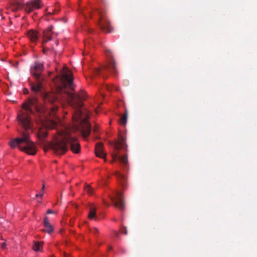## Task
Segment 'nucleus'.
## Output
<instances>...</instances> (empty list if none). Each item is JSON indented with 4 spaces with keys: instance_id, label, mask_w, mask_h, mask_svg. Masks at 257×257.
Masks as SVG:
<instances>
[{
    "instance_id": "30",
    "label": "nucleus",
    "mask_w": 257,
    "mask_h": 257,
    "mask_svg": "<svg viewBox=\"0 0 257 257\" xmlns=\"http://www.w3.org/2000/svg\"><path fill=\"white\" fill-rule=\"evenodd\" d=\"M53 29V26H51L49 28H48V32H47V34H48V32H51Z\"/></svg>"
},
{
    "instance_id": "33",
    "label": "nucleus",
    "mask_w": 257,
    "mask_h": 257,
    "mask_svg": "<svg viewBox=\"0 0 257 257\" xmlns=\"http://www.w3.org/2000/svg\"><path fill=\"white\" fill-rule=\"evenodd\" d=\"M44 188H45V185L43 184L42 190H43L44 189Z\"/></svg>"
},
{
    "instance_id": "7",
    "label": "nucleus",
    "mask_w": 257,
    "mask_h": 257,
    "mask_svg": "<svg viewBox=\"0 0 257 257\" xmlns=\"http://www.w3.org/2000/svg\"><path fill=\"white\" fill-rule=\"evenodd\" d=\"M42 5L41 0H30L25 5L16 2L14 4V7L16 10L24 9L27 13L29 14L36 10L40 9L42 7Z\"/></svg>"
},
{
    "instance_id": "28",
    "label": "nucleus",
    "mask_w": 257,
    "mask_h": 257,
    "mask_svg": "<svg viewBox=\"0 0 257 257\" xmlns=\"http://www.w3.org/2000/svg\"><path fill=\"white\" fill-rule=\"evenodd\" d=\"M119 232L118 231H114V235L116 237H118L119 236Z\"/></svg>"
},
{
    "instance_id": "11",
    "label": "nucleus",
    "mask_w": 257,
    "mask_h": 257,
    "mask_svg": "<svg viewBox=\"0 0 257 257\" xmlns=\"http://www.w3.org/2000/svg\"><path fill=\"white\" fill-rule=\"evenodd\" d=\"M27 35L32 42L36 43L38 39V34L36 31L30 30L28 32Z\"/></svg>"
},
{
    "instance_id": "13",
    "label": "nucleus",
    "mask_w": 257,
    "mask_h": 257,
    "mask_svg": "<svg viewBox=\"0 0 257 257\" xmlns=\"http://www.w3.org/2000/svg\"><path fill=\"white\" fill-rule=\"evenodd\" d=\"M105 69H108L111 73L115 74L116 73V70L115 62L113 60H111L108 65L105 67Z\"/></svg>"
},
{
    "instance_id": "8",
    "label": "nucleus",
    "mask_w": 257,
    "mask_h": 257,
    "mask_svg": "<svg viewBox=\"0 0 257 257\" xmlns=\"http://www.w3.org/2000/svg\"><path fill=\"white\" fill-rule=\"evenodd\" d=\"M110 199L113 203L114 205L122 211L124 209V201L123 194L119 192H116L114 196L110 197Z\"/></svg>"
},
{
    "instance_id": "12",
    "label": "nucleus",
    "mask_w": 257,
    "mask_h": 257,
    "mask_svg": "<svg viewBox=\"0 0 257 257\" xmlns=\"http://www.w3.org/2000/svg\"><path fill=\"white\" fill-rule=\"evenodd\" d=\"M115 175L117 178L119 183L121 184L122 186L124 187L126 183V177L119 172H116Z\"/></svg>"
},
{
    "instance_id": "16",
    "label": "nucleus",
    "mask_w": 257,
    "mask_h": 257,
    "mask_svg": "<svg viewBox=\"0 0 257 257\" xmlns=\"http://www.w3.org/2000/svg\"><path fill=\"white\" fill-rule=\"evenodd\" d=\"M38 135L39 138H43L47 136V133L45 128H40L39 131Z\"/></svg>"
},
{
    "instance_id": "10",
    "label": "nucleus",
    "mask_w": 257,
    "mask_h": 257,
    "mask_svg": "<svg viewBox=\"0 0 257 257\" xmlns=\"http://www.w3.org/2000/svg\"><path fill=\"white\" fill-rule=\"evenodd\" d=\"M95 153L97 157L102 159H106V154L103 151V145L100 142H98L95 145Z\"/></svg>"
},
{
    "instance_id": "1",
    "label": "nucleus",
    "mask_w": 257,
    "mask_h": 257,
    "mask_svg": "<svg viewBox=\"0 0 257 257\" xmlns=\"http://www.w3.org/2000/svg\"><path fill=\"white\" fill-rule=\"evenodd\" d=\"M58 79L59 82L56 83V85L58 93L62 95L64 99L69 102L75 110L73 115L75 129L80 131L82 136L85 139L89 136L91 131L87 115L84 114L81 110L83 105V101L87 97L86 92L81 90L79 93H74L66 90L67 87H69L73 90L75 87L72 72L67 69H64L62 76H59Z\"/></svg>"
},
{
    "instance_id": "14",
    "label": "nucleus",
    "mask_w": 257,
    "mask_h": 257,
    "mask_svg": "<svg viewBox=\"0 0 257 257\" xmlns=\"http://www.w3.org/2000/svg\"><path fill=\"white\" fill-rule=\"evenodd\" d=\"M96 209L95 207H94L93 206H91L89 208V213L88 214V218L90 219H96Z\"/></svg>"
},
{
    "instance_id": "27",
    "label": "nucleus",
    "mask_w": 257,
    "mask_h": 257,
    "mask_svg": "<svg viewBox=\"0 0 257 257\" xmlns=\"http://www.w3.org/2000/svg\"><path fill=\"white\" fill-rule=\"evenodd\" d=\"M47 214L54 213V212L51 209H48L47 211Z\"/></svg>"
},
{
    "instance_id": "37",
    "label": "nucleus",
    "mask_w": 257,
    "mask_h": 257,
    "mask_svg": "<svg viewBox=\"0 0 257 257\" xmlns=\"http://www.w3.org/2000/svg\"><path fill=\"white\" fill-rule=\"evenodd\" d=\"M84 44H85V46H86V44H87V43H86V42H84Z\"/></svg>"
},
{
    "instance_id": "5",
    "label": "nucleus",
    "mask_w": 257,
    "mask_h": 257,
    "mask_svg": "<svg viewBox=\"0 0 257 257\" xmlns=\"http://www.w3.org/2000/svg\"><path fill=\"white\" fill-rule=\"evenodd\" d=\"M111 145L114 149L112 156L113 161L118 160L120 163L124 167V169H127L128 161L126 155L120 156L119 151L123 150L127 151V145L125 143V138L121 135H119L118 140L111 143Z\"/></svg>"
},
{
    "instance_id": "19",
    "label": "nucleus",
    "mask_w": 257,
    "mask_h": 257,
    "mask_svg": "<svg viewBox=\"0 0 257 257\" xmlns=\"http://www.w3.org/2000/svg\"><path fill=\"white\" fill-rule=\"evenodd\" d=\"M84 190L89 195H92L93 192V189L89 185L86 186L84 188Z\"/></svg>"
},
{
    "instance_id": "21",
    "label": "nucleus",
    "mask_w": 257,
    "mask_h": 257,
    "mask_svg": "<svg viewBox=\"0 0 257 257\" xmlns=\"http://www.w3.org/2000/svg\"><path fill=\"white\" fill-rule=\"evenodd\" d=\"M51 40V36L49 35V34L45 33L44 39H43V43H47L49 40Z\"/></svg>"
},
{
    "instance_id": "9",
    "label": "nucleus",
    "mask_w": 257,
    "mask_h": 257,
    "mask_svg": "<svg viewBox=\"0 0 257 257\" xmlns=\"http://www.w3.org/2000/svg\"><path fill=\"white\" fill-rule=\"evenodd\" d=\"M99 26L100 29L106 33L110 32V25L109 22L100 13V18L99 21Z\"/></svg>"
},
{
    "instance_id": "23",
    "label": "nucleus",
    "mask_w": 257,
    "mask_h": 257,
    "mask_svg": "<svg viewBox=\"0 0 257 257\" xmlns=\"http://www.w3.org/2000/svg\"><path fill=\"white\" fill-rule=\"evenodd\" d=\"M50 224L49 223V218L48 217L46 216L45 218H44V225H46L47 224Z\"/></svg>"
},
{
    "instance_id": "15",
    "label": "nucleus",
    "mask_w": 257,
    "mask_h": 257,
    "mask_svg": "<svg viewBox=\"0 0 257 257\" xmlns=\"http://www.w3.org/2000/svg\"><path fill=\"white\" fill-rule=\"evenodd\" d=\"M127 110L125 109V113L120 116L119 123L122 125H125L126 123L127 119Z\"/></svg>"
},
{
    "instance_id": "35",
    "label": "nucleus",
    "mask_w": 257,
    "mask_h": 257,
    "mask_svg": "<svg viewBox=\"0 0 257 257\" xmlns=\"http://www.w3.org/2000/svg\"><path fill=\"white\" fill-rule=\"evenodd\" d=\"M107 89H108V90H109V91L111 90V89H110V88H109V87H107Z\"/></svg>"
},
{
    "instance_id": "32",
    "label": "nucleus",
    "mask_w": 257,
    "mask_h": 257,
    "mask_svg": "<svg viewBox=\"0 0 257 257\" xmlns=\"http://www.w3.org/2000/svg\"><path fill=\"white\" fill-rule=\"evenodd\" d=\"M24 93L25 94H27V93H28V89H25L24 90Z\"/></svg>"
},
{
    "instance_id": "18",
    "label": "nucleus",
    "mask_w": 257,
    "mask_h": 257,
    "mask_svg": "<svg viewBox=\"0 0 257 257\" xmlns=\"http://www.w3.org/2000/svg\"><path fill=\"white\" fill-rule=\"evenodd\" d=\"M44 227L46 231L49 234L51 233L54 230L53 227L51 224L45 225Z\"/></svg>"
},
{
    "instance_id": "29",
    "label": "nucleus",
    "mask_w": 257,
    "mask_h": 257,
    "mask_svg": "<svg viewBox=\"0 0 257 257\" xmlns=\"http://www.w3.org/2000/svg\"><path fill=\"white\" fill-rule=\"evenodd\" d=\"M43 196V193H40L39 194H37L36 195V197H42Z\"/></svg>"
},
{
    "instance_id": "34",
    "label": "nucleus",
    "mask_w": 257,
    "mask_h": 257,
    "mask_svg": "<svg viewBox=\"0 0 257 257\" xmlns=\"http://www.w3.org/2000/svg\"><path fill=\"white\" fill-rule=\"evenodd\" d=\"M103 203H104V204H105L106 205H107V206H109V205H108V204H107L106 203V202H105V201H104V202H103Z\"/></svg>"
},
{
    "instance_id": "17",
    "label": "nucleus",
    "mask_w": 257,
    "mask_h": 257,
    "mask_svg": "<svg viewBox=\"0 0 257 257\" xmlns=\"http://www.w3.org/2000/svg\"><path fill=\"white\" fill-rule=\"evenodd\" d=\"M42 243L38 241H35L33 248L35 251H39L40 250V247L42 246Z\"/></svg>"
},
{
    "instance_id": "4",
    "label": "nucleus",
    "mask_w": 257,
    "mask_h": 257,
    "mask_svg": "<svg viewBox=\"0 0 257 257\" xmlns=\"http://www.w3.org/2000/svg\"><path fill=\"white\" fill-rule=\"evenodd\" d=\"M22 137L15 138L10 143L12 148H15L17 146L19 149L27 154L31 155H35L37 152V149L34 143L29 139V135L26 132H23L21 134Z\"/></svg>"
},
{
    "instance_id": "25",
    "label": "nucleus",
    "mask_w": 257,
    "mask_h": 257,
    "mask_svg": "<svg viewBox=\"0 0 257 257\" xmlns=\"http://www.w3.org/2000/svg\"><path fill=\"white\" fill-rule=\"evenodd\" d=\"M92 231L93 233H97L98 232V230L97 228H94Z\"/></svg>"
},
{
    "instance_id": "36",
    "label": "nucleus",
    "mask_w": 257,
    "mask_h": 257,
    "mask_svg": "<svg viewBox=\"0 0 257 257\" xmlns=\"http://www.w3.org/2000/svg\"><path fill=\"white\" fill-rule=\"evenodd\" d=\"M93 131H94V132H96V128H94L93 129Z\"/></svg>"
},
{
    "instance_id": "24",
    "label": "nucleus",
    "mask_w": 257,
    "mask_h": 257,
    "mask_svg": "<svg viewBox=\"0 0 257 257\" xmlns=\"http://www.w3.org/2000/svg\"><path fill=\"white\" fill-rule=\"evenodd\" d=\"M95 73L97 74H99L101 73V70L100 68H97L95 70Z\"/></svg>"
},
{
    "instance_id": "22",
    "label": "nucleus",
    "mask_w": 257,
    "mask_h": 257,
    "mask_svg": "<svg viewBox=\"0 0 257 257\" xmlns=\"http://www.w3.org/2000/svg\"><path fill=\"white\" fill-rule=\"evenodd\" d=\"M121 232L124 235H126L127 234V230L126 227L122 226L121 228Z\"/></svg>"
},
{
    "instance_id": "26",
    "label": "nucleus",
    "mask_w": 257,
    "mask_h": 257,
    "mask_svg": "<svg viewBox=\"0 0 257 257\" xmlns=\"http://www.w3.org/2000/svg\"><path fill=\"white\" fill-rule=\"evenodd\" d=\"M6 247V242L5 241L2 244V248L5 249Z\"/></svg>"
},
{
    "instance_id": "31",
    "label": "nucleus",
    "mask_w": 257,
    "mask_h": 257,
    "mask_svg": "<svg viewBox=\"0 0 257 257\" xmlns=\"http://www.w3.org/2000/svg\"><path fill=\"white\" fill-rule=\"evenodd\" d=\"M55 11H53L52 12H48V14L50 15H53L55 13Z\"/></svg>"
},
{
    "instance_id": "2",
    "label": "nucleus",
    "mask_w": 257,
    "mask_h": 257,
    "mask_svg": "<svg viewBox=\"0 0 257 257\" xmlns=\"http://www.w3.org/2000/svg\"><path fill=\"white\" fill-rule=\"evenodd\" d=\"M41 95L45 104L50 103V104H54V105L50 108H46L38 103L36 97L30 98L27 101L24 103L22 106L25 110L19 113L17 118L19 123L25 131L31 128L30 113L33 114L35 111L39 114H43V117L41 118L43 125H45V120H50V118L48 117V115L51 117L55 115V112L58 108V106L55 104L58 100L57 95L54 92H43Z\"/></svg>"
},
{
    "instance_id": "3",
    "label": "nucleus",
    "mask_w": 257,
    "mask_h": 257,
    "mask_svg": "<svg viewBox=\"0 0 257 257\" xmlns=\"http://www.w3.org/2000/svg\"><path fill=\"white\" fill-rule=\"evenodd\" d=\"M58 133L59 136L50 145L51 148L55 154L62 155L65 153L68 150V144L70 146L72 152L75 153L79 152L80 145L77 139L71 135L69 128H65Z\"/></svg>"
},
{
    "instance_id": "20",
    "label": "nucleus",
    "mask_w": 257,
    "mask_h": 257,
    "mask_svg": "<svg viewBox=\"0 0 257 257\" xmlns=\"http://www.w3.org/2000/svg\"><path fill=\"white\" fill-rule=\"evenodd\" d=\"M51 40V36L49 35V34L45 33L44 39H43V43H47L49 40Z\"/></svg>"
},
{
    "instance_id": "6",
    "label": "nucleus",
    "mask_w": 257,
    "mask_h": 257,
    "mask_svg": "<svg viewBox=\"0 0 257 257\" xmlns=\"http://www.w3.org/2000/svg\"><path fill=\"white\" fill-rule=\"evenodd\" d=\"M44 70L43 64L39 62H36L31 67L30 73L35 78V82L30 83L32 91L35 93H38L43 89V82L44 77L41 76Z\"/></svg>"
}]
</instances>
